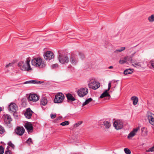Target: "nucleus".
<instances>
[{"label":"nucleus","mask_w":154,"mask_h":154,"mask_svg":"<svg viewBox=\"0 0 154 154\" xmlns=\"http://www.w3.org/2000/svg\"><path fill=\"white\" fill-rule=\"evenodd\" d=\"M30 62V60L26 59L25 60L20 62L18 63V66L21 70L28 71L31 69Z\"/></svg>","instance_id":"1"},{"label":"nucleus","mask_w":154,"mask_h":154,"mask_svg":"<svg viewBox=\"0 0 154 154\" xmlns=\"http://www.w3.org/2000/svg\"><path fill=\"white\" fill-rule=\"evenodd\" d=\"M32 63L34 66L41 68L45 67L46 65L45 63L43 61L42 59L40 57L33 59L32 61Z\"/></svg>","instance_id":"2"},{"label":"nucleus","mask_w":154,"mask_h":154,"mask_svg":"<svg viewBox=\"0 0 154 154\" xmlns=\"http://www.w3.org/2000/svg\"><path fill=\"white\" fill-rule=\"evenodd\" d=\"M88 85L89 88L96 90L100 87V84L96 82L95 79L91 78L89 81Z\"/></svg>","instance_id":"3"},{"label":"nucleus","mask_w":154,"mask_h":154,"mask_svg":"<svg viewBox=\"0 0 154 154\" xmlns=\"http://www.w3.org/2000/svg\"><path fill=\"white\" fill-rule=\"evenodd\" d=\"M64 96L62 93H58L55 96L54 102L55 103H60L62 102L64 99Z\"/></svg>","instance_id":"4"},{"label":"nucleus","mask_w":154,"mask_h":154,"mask_svg":"<svg viewBox=\"0 0 154 154\" xmlns=\"http://www.w3.org/2000/svg\"><path fill=\"white\" fill-rule=\"evenodd\" d=\"M58 60L59 62L62 64L67 63L69 61V58L66 55H63L61 54H59Z\"/></svg>","instance_id":"5"},{"label":"nucleus","mask_w":154,"mask_h":154,"mask_svg":"<svg viewBox=\"0 0 154 154\" xmlns=\"http://www.w3.org/2000/svg\"><path fill=\"white\" fill-rule=\"evenodd\" d=\"M17 105L14 103H11L9 106L8 109L11 112L14 113V115H16L17 113L16 112L17 109Z\"/></svg>","instance_id":"6"},{"label":"nucleus","mask_w":154,"mask_h":154,"mask_svg":"<svg viewBox=\"0 0 154 154\" xmlns=\"http://www.w3.org/2000/svg\"><path fill=\"white\" fill-rule=\"evenodd\" d=\"M88 92V88H82L78 90L77 93L79 96L83 97L87 94Z\"/></svg>","instance_id":"7"},{"label":"nucleus","mask_w":154,"mask_h":154,"mask_svg":"<svg viewBox=\"0 0 154 154\" xmlns=\"http://www.w3.org/2000/svg\"><path fill=\"white\" fill-rule=\"evenodd\" d=\"M70 62L72 65H76L78 62L77 55L74 54H72L70 57Z\"/></svg>","instance_id":"8"},{"label":"nucleus","mask_w":154,"mask_h":154,"mask_svg":"<svg viewBox=\"0 0 154 154\" xmlns=\"http://www.w3.org/2000/svg\"><path fill=\"white\" fill-rule=\"evenodd\" d=\"M113 125L115 129L118 130L122 128L123 123L120 120H117L114 122Z\"/></svg>","instance_id":"9"},{"label":"nucleus","mask_w":154,"mask_h":154,"mask_svg":"<svg viewBox=\"0 0 154 154\" xmlns=\"http://www.w3.org/2000/svg\"><path fill=\"white\" fill-rule=\"evenodd\" d=\"M147 117L149 122L151 125L154 126V114L150 112H148Z\"/></svg>","instance_id":"10"},{"label":"nucleus","mask_w":154,"mask_h":154,"mask_svg":"<svg viewBox=\"0 0 154 154\" xmlns=\"http://www.w3.org/2000/svg\"><path fill=\"white\" fill-rule=\"evenodd\" d=\"M54 55L53 53L49 51H47L44 55V57L46 60H50L54 57Z\"/></svg>","instance_id":"11"},{"label":"nucleus","mask_w":154,"mask_h":154,"mask_svg":"<svg viewBox=\"0 0 154 154\" xmlns=\"http://www.w3.org/2000/svg\"><path fill=\"white\" fill-rule=\"evenodd\" d=\"M39 97L35 94H30L28 97V99L30 101L36 102L38 100Z\"/></svg>","instance_id":"12"},{"label":"nucleus","mask_w":154,"mask_h":154,"mask_svg":"<svg viewBox=\"0 0 154 154\" xmlns=\"http://www.w3.org/2000/svg\"><path fill=\"white\" fill-rule=\"evenodd\" d=\"M41 83L40 81L36 80H29L26 81L23 83L20 84H16L14 85L16 87H19L20 85V84H37Z\"/></svg>","instance_id":"13"},{"label":"nucleus","mask_w":154,"mask_h":154,"mask_svg":"<svg viewBox=\"0 0 154 154\" xmlns=\"http://www.w3.org/2000/svg\"><path fill=\"white\" fill-rule=\"evenodd\" d=\"M2 118L4 119L5 122L7 125L10 124V122L12 121L10 116L7 114H4L2 116Z\"/></svg>","instance_id":"14"},{"label":"nucleus","mask_w":154,"mask_h":154,"mask_svg":"<svg viewBox=\"0 0 154 154\" xmlns=\"http://www.w3.org/2000/svg\"><path fill=\"white\" fill-rule=\"evenodd\" d=\"M111 86V83L109 82L108 84V88L107 90H106L104 92L100 95V97L101 98H103L104 97H110V94L108 93V91L110 89Z\"/></svg>","instance_id":"15"},{"label":"nucleus","mask_w":154,"mask_h":154,"mask_svg":"<svg viewBox=\"0 0 154 154\" xmlns=\"http://www.w3.org/2000/svg\"><path fill=\"white\" fill-rule=\"evenodd\" d=\"M25 131L24 128L22 127H18L15 130V133L19 136L22 135Z\"/></svg>","instance_id":"16"},{"label":"nucleus","mask_w":154,"mask_h":154,"mask_svg":"<svg viewBox=\"0 0 154 154\" xmlns=\"http://www.w3.org/2000/svg\"><path fill=\"white\" fill-rule=\"evenodd\" d=\"M33 112L30 108H27L25 112L24 116L26 118L30 119L32 115Z\"/></svg>","instance_id":"17"},{"label":"nucleus","mask_w":154,"mask_h":154,"mask_svg":"<svg viewBox=\"0 0 154 154\" xmlns=\"http://www.w3.org/2000/svg\"><path fill=\"white\" fill-rule=\"evenodd\" d=\"M24 127L28 133L33 130V127L32 124L30 123H26Z\"/></svg>","instance_id":"18"},{"label":"nucleus","mask_w":154,"mask_h":154,"mask_svg":"<svg viewBox=\"0 0 154 154\" xmlns=\"http://www.w3.org/2000/svg\"><path fill=\"white\" fill-rule=\"evenodd\" d=\"M139 129V128H137L134 129L132 131H131L128 134V138H129L130 137H134L136 134V133L137 132Z\"/></svg>","instance_id":"19"},{"label":"nucleus","mask_w":154,"mask_h":154,"mask_svg":"<svg viewBox=\"0 0 154 154\" xmlns=\"http://www.w3.org/2000/svg\"><path fill=\"white\" fill-rule=\"evenodd\" d=\"M102 122L103 123L102 125H103L106 128H109L111 126L110 123L108 121H103Z\"/></svg>","instance_id":"20"},{"label":"nucleus","mask_w":154,"mask_h":154,"mask_svg":"<svg viewBox=\"0 0 154 154\" xmlns=\"http://www.w3.org/2000/svg\"><path fill=\"white\" fill-rule=\"evenodd\" d=\"M47 103L48 100L45 97L42 98L40 101L41 105L45 106L47 104Z\"/></svg>","instance_id":"21"},{"label":"nucleus","mask_w":154,"mask_h":154,"mask_svg":"<svg viewBox=\"0 0 154 154\" xmlns=\"http://www.w3.org/2000/svg\"><path fill=\"white\" fill-rule=\"evenodd\" d=\"M131 100L133 101V104L134 105L137 104L138 101V98L136 96H133L131 98Z\"/></svg>","instance_id":"22"},{"label":"nucleus","mask_w":154,"mask_h":154,"mask_svg":"<svg viewBox=\"0 0 154 154\" xmlns=\"http://www.w3.org/2000/svg\"><path fill=\"white\" fill-rule=\"evenodd\" d=\"M133 69H125L124 72V74L125 75H128L131 74L133 71Z\"/></svg>","instance_id":"23"},{"label":"nucleus","mask_w":154,"mask_h":154,"mask_svg":"<svg viewBox=\"0 0 154 154\" xmlns=\"http://www.w3.org/2000/svg\"><path fill=\"white\" fill-rule=\"evenodd\" d=\"M66 97L67 99L71 101H74L75 100V99L70 94H67Z\"/></svg>","instance_id":"24"},{"label":"nucleus","mask_w":154,"mask_h":154,"mask_svg":"<svg viewBox=\"0 0 154 154\" xmlns=\"http://www.w3.org/2000/svg\"><path fill=\"white\" fill-rule=\"evenodd\" d=\"M148 66L149 68L152 69L154 68V59L152 60L149 62Z\"/></svg>","instance_id":"25"},{"label":"nucleus","mask_w":154,"mask_h":154,"mask_svg":"<svg viewBox=\"0 0 154 154\" xmlns=\"http://www.w3.org/2000/svg\"><path fill=\"white\" fill-rule=\"evenodd\" d=\"M92 100V99L91 98H88L82 104V106H84L87 104H88L89 102L91 101Z\"/></svg>","instance_id":"26"},{"label":"nucleus","mask_w":154,"mask_h":154,"mask_svg":"<svg viewBox=\"0 0 154 154\" xmlns=\"http://www.w3.org/2000/svg\"><path fill=\"white\" fill-rule=\"evenodd\" d=\"M5 133V131L4 128L0 125V134H4Z\"/></svg>","instance_id":"27"},{"label":"nucleus","mask_w":154,"mask_h":154,"mask_svg":"<svg viewBox=\"0 0 154 154\" xmlns=\"http://www.w3.org/2000/svg\"><path fill=\"white\" fill-rule=\"evenodd\" d=\"M148 20L150 22H153L154 21V14L151 15L148 18Z\"/></svg>","instance_id":"28"},{"label":"nucleus","mask_w":154,"mask_h":154,"mask_svg":"<svg viewBox=\"0 0 154 154\" xmlns=\"http://www.w3.org/2000/svg\"><path fill=\"white\" fill-rule=\"evenodd\" d=\"M125 49V47H122L120 48L117 49L114 52L115 53H117V52H120L124 50Z\"/></svg>","instance_id":"29"},{"label":"nucleus","mask_w":154,"mask_h":154,"mask_svg":"<svg viewBox=\"0 0 154 154\" xmlns=\"http://www.w3.org/2000/svg\"><path fill=\"white\" fill-rule=\"evenodd\" d=\"M127 57H125L124 58V60H119V63L121 64H123L127 62Z\"/></svg>","instance_id":"30"},{"label":"nucleus","mask_w":154,"mask_h":154,"mask_svg":"<svg viewBox=\"0 0 154 154\" xmlns=\"http://www.w3.org/2000/svg\"><path fill=\"white\" fill-rule=\"evenodd\" d=\"M69 124V122L68 121H66L64 122L61 123L60 125H61L64 126L65 125H67Z\"/></svg>","instance_id":"31"},{"label":"nucleus","mask_w":154,"mask_h":154,"mask_svg":"<svg viewBox=\"0 0 154 154\" xmlns=\"http://www.w3.org/2000/svg\"><path fill=\"white\" fill-rule=\"evenodd\" d=\"M124 150L125 153L126 154H130L131 153L130 150L128 148H125Z\"/></svg>","instance_id":"32"},{"label":"nucleus","mask_w":154,"mask_h":154,"mask_svg":"<svg viewBox=\"0 0 154 154\" xmlns=\"http://www.w3.org/2000/svg\"><path fill=\"white\" fill-rule=\"evenodd\" d=\"M8 146L6 148V150L5 151L4 154H12L11 151L8 150Z\"/></svg>","instance_id":"33"},{"label":"nucleus","mask_w":154,"mask_h":154,"mask_svg":"<svg viewBox=\"0 0 154 154\" xmlns=\"http://www.w3.org/2000/svg\"><path fill=\"white\" fill-rule=\"evenodd\" d=\"M133 65L134 66L136 67H140L141 66L140 63L139 62L135 63L133 64Z\"/></svg>","instance_id":"34"},{"label":"nucleus","mask_w":154,"mask_h":154,"mask_svg":"<svg viewBox=\"0 0 154 154\" xmlns=\"http://www.w3.org/2000/svg\"><path fill=\"white\" fill-rule=\"evenodd\" d=\"M4 152V148L2 146H0V154H3Z\"/></svg>","instance_id":"35"},{"label":"nucleus","mask_w":154,"mask_h":154,"mask_svg":"<svg viewBox=\"0 0 154 154\" xmlns=\"http://www.w3.org/2000/svg\"><path fill=\"white\" fill-rule=\"evenodd\" d=\"M79 57L82 59H83L85 58V56L84 54L82 53H79Z\"/></svg>","instance_id":"36"},{"label":"nucleus","mask_w":154,"mask_h":154,"mask_svg":"<svg viewBox=\"0 0 154 154\" xmlns=\"http://www.w3.org/2000/svg\"><path fill=\"white\" fill-rule=\"evenodd\" d=\"M14 66V63H11L8 64L6 66V67L8 68L9 67H13Z\"/></svg>","instance_id":"37"},{"label":"nucleus","mask_w":154,"mask_h":154,"mask_svg":"<svg viewBox=\"0 0 154 154\" xmlns=\"http://www.w3.org/2000/svg\"><path fill=\"white\" fill-rule=\"evenodd\" d=\"M8 146L12 147L13 148H14V145L12 143V142L11 141H9V142H8Z\"/></svg>","instance_id":"38"},{"label":"nucleus","mask_w":154,"mask_h":154,"mask_svg":"<svg viewBox=\"0 0 154 154\" xmlns=\"http://www.w3.org/2000/svg\"><path fill=\"white\" fill-rule=\"evenodd\" d=\"M50 116L52 119H54L56 117V113H51L50 115Z\"/></svg>","instance_id":"39"},{"label":"nucleus","mask_w":154,"mask_h":154,"mask_svg":"<svg viewBox=\"0 0 154 154\" xmlns=\"http://www.w3.org/2000/svg\"><path fill=\"white\" fill-rule=\"evenodd\" d=\"M154 151V146L152 147H151L150 148H149V149L147 150V152H153Z\"/></svg>","instance_id":"40"},{"label":"nucleus","mask_w":154,"mask_h":154,"mask_svg":"<svg viewBox=\"0 0 154 154\" xmlns=\"http://www.w3.org/2000/svg\"><path fill=\"white\" fill-rule=\"evenodd\" d=\"M58 65L57 64H55L52 65L51 67L52 69L58 67Z\"/></svg>","instance_id":"41"},{"label":"nucleus","mask_w":154,"mask_h":154,"mask_svg":"<svg viewBox=\"0 0 154 154\" xmlns=\"http://www.w3.org/2000/svg\"><path fill=\"white\" fill-rule=\"evenodd\" d=\"M32 142V139L31 138H29L26 141V143L28 144H30Z\"/></svg>","instance_id":"42"},{"label":"nucleus","mask_w":154,"mask_h":154,"mask_svg":"<svg viewBox=\"0 0 154 154\" xmlns=\"http://www.w3.org/2000/svg\"><path fill=\"white\" fill-rule=\"evenodd\" d=\"M82 121L79 122L75 123V124L74 126H76V127L78 126H79L82 123Z\"/></svg>","instance_id":"43"},{"label":"nucleus","mask_w":154,"mask_h":154,"mask_svg":"<svg viewBox=\"0 0 154 154\" xmlns=\"http://www.w3.org/2000/svg\"><path fill=\"white\" fill-rule=\"evenodd\" d=\"M145 127H142L141 128V131H142V133H143V131L144 130H145Z\"/></svg>","instance_id":"44"},{"label":"nucleus","mask_w":154,"mask_h":154,"mask_svg":"<svg viewBox=\"0 0 154 154\" xmlns=\"http://www.w3.org/2000/svg\"><path fill=\"white\" fill-rule=\"evenodd\" d=\"M113 68V66H110L108 67V68L109 69H111Z\"/></svg>","instance_id":"45"},{"label":"nucleus","mask_w":154,"mask_h":154,"mask_svg":"<svg viewBox=\"0 0 154 154\" xmlns=\"http://www.w3.org/2000/svg\"><path fill=\"white\" fill-rule=\"evenodd\" d=\"M135 53H136V52H134V54H132V56H134V54Z\"/></svg>","instance_id":"46"},{"label":"nucleus","mask_w":154,"mask_h":154,"mask_svg":"<svg viewBox=\"0 0 154 154\" xmlns=\"http://www.w3.org/2000/svg\"><path fill=\"white\" fill-rule=\"evenodd\" d=\"M11 88L10 89H11V90H12L13 88Z\"/></svg>","instance_id":"47"},{"label":"nucleus","mask_w":154,"mask_h":154,"mask_svg":"<svg viewBox=\"0 0 154 154\" xmlns=\"http://www.w3.org/2000/svg\"><path fill=\"white\" fill-rule=\"evenodd\" d=\"M145 132L146 133V134L147 131H146H146Z\"/></svg>","instance_id":"48"}]
</instances>
